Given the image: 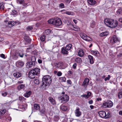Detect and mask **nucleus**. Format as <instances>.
Segmentation results:
<instances>
[{
  "mask_svg": "<svg viewBox=\"0 0 122 122\" xmlns=\"http://www.w3.org/2000/svg\"><path fill=\"white\" fill-rule=\"evenodd\" d=\"M104 22L106 25L110 27L114 28L117 26L118 24L117 21L114 20L106 18L104 20Z\"/></svg>",
  "mask_w": 122,
  "mask_h": 122,
  "instance_id": "obj_1",
  "label": "nucleus"
},
{
  "mask_svg": "<svg viewBox=\"0 0 122 122\" xmlns=\"http://www.w3.org/2000/svg\"><path fill=\"white\" fill-rule=\"evenodd\" d=\"M51 79L49 75L44 76L42 78V84L45 86H49L51 82Z\"/></svg>",
  "mask_w": 122,
  "mask_h": 122,
  "instance_id": "obj_2",
  "label": "nucleus"
},
{
  "mask_svg": "<svg viewBox=\"0 0 122 122\" xmlns=\"http://www.w3.org/2000/svg\"><path fill=\"white\" fill-rule=\"evenodd\" d=\"M99 116L102 118L106 119L109 118L111 117V115L109 112L107 113L106 114V113L103 111H100L98 112Z\"/></svg>",
  "mask_w": 122,
  "mask_h": 122,
  "instance_id": "obj_3",
  "label": "nucleus"
},
{
  "mask_svg": "<svg viewBox=\"0 0 122 122\" xmlns=\"http://www.w3.org/2000/svg\"><path fill=\"white\" fill-rule=\"evenodd\" d=\"M110 42L112 44L117 43L120 41V39L115 35H113L110 38Z\"/></svg>",
  "mask_w": 122,
  "mask_h": 122,
  "instance_id": "obj_4",
  "label": "nucleus"
},
{
  "mask_svg": "<svg viewBox=\"0 0 122 122\" xmlns=\"http://www.w3.org/2000/svg\"><path fill=\"white\" fill-rule=\"evenodd\" d=\"M80 35L81 38L86 41H91L92 40L90 37L83 33H80Z\"/></svg>",
  "mask_w": 122,
  "mask_h": 122,
  "instance_id": "obj_5",
  "label": "nucleus"
},
{
  "mask_svg": "<svg viewBox=\"0 0 122 122\" xmlns=\"http://www.w3.org/2000/svg\"><path fill=\"white\" fill-rule=\"evenodd\" d=\"M80 35L81 38L86 41H91L92 40L90 37L83 33H80Z\"/></svg>",
  "mask_w": 122,
  "mask_h": 122,
  "instance_id": "obj_6",
  "label": "nucleus"
},
{
  "mask_svg": "<svg viewBox=\"0 0 122 122\" xmlns=\"http://www.w3.org/2000/svg\"><path fill=\"white\" fill-rule=\"evenodd\" d=\"M54 65L56 68H58L61 69H64L66 68L63 62H60L58 63H55Z\"/></svg>",
  "mask_w": 122,
  "mask_h": 122,
  "instance_id": "obj_7",
  "label": "nucleus"
},
{
  "mask_svg": "<svg viewBox=\"0 0 122 122\" xmlns=\"http://www.w3.org/2000/svg\"><path fill=\"white\" fill-rule=\"evenodd\" d=\"M69 99V96L66 94L63 95L62 96L58 97L59 100H61L62 102L68 101Z\"/></svg>",
  "mask_w": 122,
  "mask_h": 122,
  "instance_id": "obj_8",
  "label": "nucleus"
},
{
  "mask_svg": "<svg viewBox=\"0 0 122 122\" xmlns=\"http://www.w3.org/2000/svg\"><path fill=\"white\" fill-rule=\"evenodd\" d=\"M54 25L56 26H59L62 24V22L61 19L58 18L54 19Z\"/></svg>",
  "mask_w": 122,
  "mask_h": 122,
  "instance_id": "obj_9",
  "label": "nucleus"
},
{
  "mask_svg": "<svg viewBox=\"0 0 122 122\" xmlns=\"http://www.w3.org/2000/svg\"><path fill=\"white\" fill-rule=\"evenodd\" d=\"M5 25L9 27H11L16 24V22L14 21H5Z\"/></svg>",
  "mask_w": 122,
  "mask_h": 122,
  "instance_id": "obj_10",
  "label": "nucleus"
},
{
  "mask_svg": "<svg viewBox=\"0 0 122 122\" xmlns=\"http://www.w3.org/2000/svg\"><path fill=\"white\" fill-rule=\"evenodd\" d=\"M113 105V103L111 101H108L103 103V106L106 107H112Z\"/></svg>",
  "mask_w": 122,
  "mask_h": 122,
  "instance_id": "obj_11",
  "label": "nucleus"
},
{
  "mask_svg": "<svg viewBox=\"0 0 122 122\" xmlns=\"http://www.w3.org/2000/svg\"><path fill=\"white\" fill-rule=\"evenodd\" d=\"M89 81V79L87 78H86L84 80L82 84V86L85 88L86 87L88 84Z\"/></svg>",
  "mask_w": 122,
  "mask_h": 122,
  "instance_id": "obj_12",
  "label": "nucleus"
},
{
  "mask_svg": "<svg viewBox=\"0 0 122 122\" xmlns=\"http://www.w3.org/2000/svg\"><path fill=\"white\" fill-rule=\"evenodd\" d=\"M35 65L34 63L31 61H28L26 64V65L27 68H29L34 67Z\"/></svg>",
  "mask_w": 122,
  "mask_h": 122,
  "instance_id": "obj_13",
  "label": "nucleus"
},
{
  "mask_svg": "<svg viewBox=\"0 0 122 122\" xmlns=\"http://www.w3.org/2000/svg\"><path fill=\"white\" fill-rule=\"evenodd\" d=\"M75 113L76 116L79 117L81 115V112L80 111V109L79 108H77L75 110Z\"/></svg>",
  "mask_w": 122,
  "mask_h": 122,
  "instance_id": "obj_14",
  "label": "nucleus"
},
{
  "mask_svg": "<svg viewBox=\"0 0 122 122\" xmlns=\"http://www.w3.org/2000/svg\"><path fill=\"white\" fill-rule=\"evenodd\" d=\"M31 70L35 75H39L40 74V69L38 68H35Z\"/></svg>",
  "mask_w": 122,
  "mask_h": 122,
  "instance_id": "obj_15",
  "label": "nucleus"
},
{
  "mask_svg": "<svg viewBox=\"0 0 122 122\" xmlns=\"http://www.w3.org/2000/svg\"><path fill=\"white\" fill-rule=\"evenodd\" d=\"M24 65L23 62L20 61H17L16 63V65L18 67H21L23 66Z\"/></svg>",
  "mask_w": 122,
  "mask_h": 122,
  "instance_id": "obj_16",
  "label": "nucleus"
},
{
  "mask_svg": "<svg viewBox=\"0 0 122 122\" xmlns=\"http://www.w3.org/2000/svg\"><path fill=\"white\" fill-rule=\"evenodd\" d=\"M91 53L93 55L97 56H99L100 55L99 52L97 50L91 51Z\"/></svg>",
  "mask_w": 122,
  "mask_h": 122,
  "instance_id": "obj_17",
  "label": "nucleus"
},
{
  "mask_svg": "<svg viewBox=\"0 0 122 122\" xmlns=\"http://www.w3.org/2000/svg\"><path fill=\"white\" fill-rule=\"evenodd\" d=\"M33 72L31 70L30 71L29 73V78L33 79L35 78V75Z\"/></svg>",
  "mask_w": 122,
  "mask_h": 122,
  "instance_id": "obj_18",
  "label": "nucleus"
},
{
  "mask_svg": "<svg viewBox=\"0 0 122 122\" xmlns=\"http://www.w3.org/2000/svg\"><path fill=\"white\" fill-rule=\"evenodd\" d=\"M88 3L91 5H93L96 3V2L95 0H88Z\"/></svg>",
  "mask_w": 122,
  "mask_h": 122,
  "instance_id": "obj_19",
  "label": "nucleus"
},
{
  "mask_svg": "<svg viewBox=\"0 0 122 122\" xmlns=\"http://www.w3.org/2000/svg\"><path fill=\"white\" fill-rule=\"evenodd\" d=\"M32 92L30 91H27L24 94V96L26 97H29L31 94Z\"/></svg>",
  "mask_w": 122,
  "mask_h": 122,
  "instance_id": "obj_20",
  "label": "nucleus"
},
{
  "mask_svg": "<svg viewBox=\"0 0 122 122\" xmlns=\"http://www.w3.org/2000/svg\"><path fill=\"white\" fill-rule=\"evenodd\" d=\"M49 100L52 104L54 105L56 104L55 100L52 97H49Z\"/></svg>",
  "mask_w": 122,
  "mask_h": 122,
  "instance_id": "obj_21",
  "label": "nucleus"
},
{
  "mask_svg": "<svg viewBox=\"0 0 122 122\" xmlns=\"http://www.w3.org/2000/svg\"><path fill=\"white\" fill-rule=\"evenodd\" d=\"M88 57L90 63L91 64H93L94 62L93 57L90 55H88Z\"/></svg>",
  "mask_w": 122,
  "mask_h": 122,
  "instance_id": "obj_22",
  "label": "nucleus"
},
{
  "mask_svg": "<svg viewBox=\"0 0 122 122\" xmlns=\"http://www.w3.org/2000/svg\"><path fill=\"white\" fill-rule=\"evenodd\" d=\"M6 110L5 109H3L0 111V117H3V115L6 112Z\"/></svg>",
  "mask_w": 122,
  "mask_h": 122,
  "instance_id": "obj_23",
  "label": "nucleus"
},
{
  "mask_svg": "<svg viewBox=\"0 0 122 122\" xmlns=\"http://www.w3.org/2000/svg\"><path fill=\"white\" fill-rule=\"evenodd\" d=\"M109 34V33L107 31L102 32L100 34V36L101 37L107 36Z\"/></svg>",
  "mask_w": 122,
  "mask_h": 122,
  "instance_id": "obj_24",
  "label": "nucleus"
},
{
  "mask_svg": "<svg viewBox=\"0 0 122 122\" xmlns=\"http://www.w3.org/2000/svg\"><path fill=\"white\" fill-rule=\"evenodd\" d=\"M75 61L77 63L79 64H81L82 62V59L79 57L76 58L75 59Z\"/></svg>",
  "mask_w": 122,
  "mask_h": 122,
  "instance_id": "obj_25",
  "label": "nucleus"
},
{
  "mask_svg": "<svg viewBox=\"0 0 122 122\" xmlns=\"http://www.w3.org/2000/svg\"><path fill=\"white\" fill-rule=\"evenodd\" d=\"M25 87V84H21L18 86L17 87V89L19 90H20L21 89H24Z\"/></svg>",
  "mask_w": 122,
  "mask_h": 122,
  "instance_id": "obj_26",
  "label": "nucleus"
},
{
  "mask_svg": "<svg viewBox=\"0 0 122 122\" xmlns=\"http://www.w3.org/2000/svg\"><path fill=\"white\" fill-rule=\"evenodd\" d=\"M45 107H40L39 108L38 111L41 113L44 114L45 112Z\"/></svg>",
  "mask_w": 122,
  "mask_h": 122,
  "instance_id": "obj_27",
  "label": "nucleus"
},
{
  "mask_svg": "<svg viewBox=\"0 0 122 122\" xmlns=\"http://www.w3.org/2000/svg\"><path fill=\"white\" fill-rule=\"evenodd\" d=\"M73 27V28L74 29V30L75 31H80V28L78 26H77L76 25H71Z\"/></svg>",
  "mask_w": 122,
  "mask_h": 122,
  "instance_id": "obj_28",
  "label": "nucleus"
},
{
  "mask_svg": "<svg viewBox=\"0 0 122 122\" xmlns=\"http://www.w3.org/2000/svg\"><path fill=\"white\" fill-rule=\"evenodd\" d=\"M60 119V118L59 116L56 115L54 116L53 118V121L55 122H57Z\"/></svg>",
  "mask_w": 122,
  "mask_h": 122,
  "instance_id": "obj_29",
  "label": "nucleus"
},
{
  "mask_svg": "<svg viewBox=\"0 0 122 122\" xmlns=\"http://www.w3.org/2000/svg\"><path fill=\"white\" fill-rule=\"evenodd\" d=\"M84 54V52L82 50H80L78 52V55L80 57H82Z\"/></svg>",
  "mask_w": 122,
  "mask_h": 122,
  "instance_id": "obj_30",
  "label": "nucleus"
},
{
  "mask_svg": "<svg viewBox=\"0 0 122 122\" xmlns=\"http://www.w3.org/2000/svg\"><path fill=\"white\" fill-rule=\"evenodd\" d=\"M21 74L19 72H16L14 74V76L16 78L19 77L21 76Z\"/></svg>",
  "mask_w": 122,
  "mask_h": 122,
  "instance_id": "obj_31",
  "label": "nucleus"
},
{
  "mask_svg": "<svg viewBox=\"0 0 122 122\" xmlns=\"http://www.w3.org/2000/svg\"><path fill=\"white\" fill-rule=\"evenodd\" d=\"M61 50L62 53L63 54H66L68 53V50H66V49L65 48V47H64L62 48L61 49Z\"/></svg>",
  "mask_w": 122,
  "mask_h": 122,
  "instance_id": "obj_32",
  "label": "nucleus"
},
{
  "mask_svg": "<svg viewBox=\"0 0 122 122\" xmlns=\"http://www.w3.org/2000/svg\"><path fill=\"white\" fill-rule=\"evenodd\" d=\"M27 108V107H18V109L14 108V109H15L17 110H19L21 111H24L25 110V108Z\"/></svg>",
  "mask_w": 122,
  "mask_h": 122,
  "instance_id": "obj_33",
  "label": "nucleus"
},
{
  "mask_svg": "<svg viewBox=\"0 0 122 122\" xmlns=\"http://www.w3.org/2000/svg\"><path fill=\"white\" fill-rule=\"evenodd\" d=\"M51 32V30L48 29L45 30L44 34L46 35H48L50 34Z\"/></svg>",
  "mask_w": 122,
  "mask_h": 122,
  "instance_id": "obj_34",
  "label": "nucleus"
},
{
  "mask_svg": "<svg viewBox=\"0 0 122 122\" xmlns=\"http://www.w3.org/2000/svg\"><path fill=\"white\" fill-rule=\"evenodd\" d=\"M72 46V45L71 44H69L67 45L65 48L66 49V50L69 51L71 49Z\"/></svg>",
  "mask_w": 122,
  "mask_h": 122,
  "instance_id": "obj_35",
  "label": "nucleus"
},
{
  "mask_svg": "<svg viewBox=\"0 0 122 122\" xmlns=\"http://www.w3.org/2000/svg\"><path fill=\"white\" fill-rule=\"evenodd\" d=\"M60 81L62 82H65L66 80V78L64 77H61L59 78Z\"/></svg>",
  "mask_w": 122,
  "mask_h": 122,
  "instance_id": "obj_36",
  "label": "nucleus"
},
{
  "mask_svg": "<svg viewBox=\"0 0 122 122\" xmlns=\"http://www.w3.org/2000/svg\"><path fill=\"white\" fill-rule=\"evenodd\" d=\"M31 62L34 63L35 64V61H36V58L34 56H32L31 58Z\"/></svg>",
  "mask_w": 122,
  "mask_h": 122,
  "instance_id": "obj_37",
  "label": "nucleus"
},
{
  "mask_svg": "<svg viewBox=\"0 0 122 122\" xmlns=\"http://www.w3.org/2000/svg\"><path fill=\"white\" fill-rule=\"evenodd\" d=\"M54 19H51L49 20L48 21V22L50 24H52L54 25Z\"/></svg>",
  "mask_w": 122,
  "mask_h": 122,
  "instance_id": "obj_38",
  "label": "nucleus"
},
{
  "mask_svg": "<svg viewBox=\"0 0 122 122\" xmlns=\"http://www.w3.org/2000/svg\"><path fill=\"white\" fill-rule=\"evenodd\" d=\"M61 110L63 112H66L68 110V107H60Z\"/></svg>",
  "mask_w": 122,
  "mask_h": 122,
  "instance_id": "obj_39",
  "label": "nucleus"
},
{
  "mask_svg": "<svg viewBox=\"0 0 122 122\" xmlns=\"http://www.w3.org/2000/svg\"><path fill=\"white\" fill-rule=\"evenodd\" d=\"M40 107H32V111L33 112H35L37 111L38 110L39 108Z\"/></svg>",
  "mask_w": 122,
  "mask_h": 122,
  "instance_id": "obj_40",
  "label": "nucleus"
},
{
  "mask_svg": "<svg viewBox=\"0 0 122 122\" xmlns=\"http://www.w3.org/2000/svg\"><path fill=\"white\" fill-rule=\"evenodd\" d=\"M117 13L118 14H121L122 15V9H118L117 11Z\"/></svg>",
  "mask_w": 122,
  "mask_h": 122,
  "instance_id": "obj_41",
  "label": "nucleus"
},
{
  "mask_svg": "<svg viewBox=\"0 0 122 122\" xmlns=\"http://www.w3.org/2000/svg\"><path fill=\"white\" fill-rule=\"evenodd\" d=\"M33 82L34 84L36 85H38L40 83L39 80L38 79H35L34 80Z\"/></svg>",
  "mask_w": 122,
  "mask_h": 122,
  "instance_id": "obj_42",
  "label": "nucleus"
},
{
  "mask_svg": "<svg viewBox=\"0 0 122 122\" xmlns=\"http://www.w3.org/2000/svg\"><path fill=\"white\" fill-rule=\"evenodd\" d=\"M64 13L68 15H73V13L72 12L70 11H66Z\"/></svg>",
  "mask_w": 122,
  "mask_h": 122,
  "instance_id": "obj_43",
  "label": "nucleus"
},
{
  "mask_svg": "<svg viewBox=\"0 0 122 122\" xmlns=\"http://www.w3.org/2000/svg\"><path fill=\"white\" fill-rule=\"evenodd\" d=\"M24 0H18L17 3L21 4L24 3Z\"/></svg>",
  "mask_w": 122,
  "mask_h": 122,
  "instance_id": "obj_44",
  "label": "nucleus"
},
{
  "mask_svg": "<svg viewBox=\"0 0 122 122\" xmlns=\"http://www.w3.org/2000/svg\"><path fill=\"white\" fill-rule=\"evenodd\" d=\"M45 39V36L44 35L42 36L40 38L41 41H44Z\"/></svg>",
  "mask_w": 122,
  "mask_h": 122,
  "instance_id": "obj_45",
  "label": "nucleus"
},
{
  "mask_svg": "<svg viewBox=\"0 0 122 122\" xmlns=\"http://www.w3.org/2000/svg\"><path fill=\"white\" fill-rule=\"evenodd\" d=\"M19 98V100L21 101H24L25 99L22 96H20Z\"/></svg>",
  "mask_w": 122,
  "mask_h": 122,
  "instance_id": "obj_46",
  "label": "nucleus"
},
{
  "mask_svg": "<svg viewBox=\"0 0 122 122\" xmlns=\"http://www.w3.org/2000/svg\"><path fill=\"white\" fill-rule=\"evenodd\" d=\"M4 8V5L2 3H0V9L3 10Z\"/></svg>",
  "mask_w": 122,
  "mask_h": 122,
  "instance_id": "obj_47",
  "label": "nucleus"
},
{
  "mask_svg": "<svg viewBox=\"0 0 122 122\" xmlns=\"http://www.w3.org/2000/svg\"><path fill=\"white\" fill-rule=\"evenodd\" d=\"M95 22L94 21H92L91 22V26L92 28L94 27L95 25Z\"/></svg>",
  "mask_w": 122,
  "mask_h": 122,
  "instance_id": "obj_48",
  "label": "nucleus"
},
{
  "mask_svg": "<svg viewBox=\"0 0 122 122\" xmlns=\"http://www.w3.org/2000/svg\"><path fill=\"white\" fill-rule=\"evenodd\" d=\"M111 77V76L110 75H108V77H106L105 79V81H107V80H109Z\"/></svg>",
  "mask_w": 122,
  "mask_h": 122,
  "instance_id": "obj_49",
  "label": "nucleus"
},
{
  "mask_svg": "<svg viewBox=\"0 0 122 122\" xmlns=\"http://www.w3.org/2000/svg\"><path fill=\"white\" fill-rule=\"evenodd\" d=\"M118 96L119 98H121L122 97V92H119L118 94Z\"/></svg>",
  "mask_w": 122,
  "mask_h": 122,
  "instance_id": "obj_50",
  "label": "nucleus"
},
{
  "mask_svg": "<svg viewBox=\"0 0 122 122\" xmlns=\"http://www.w3.org/2000/svg\"><path fill=\"white\" fill-rule=\"evenodd\" d=\"M26 29L27 30H30L32 29V26H29L27 27Z\"/></svg>",
  "mask_w": 122,
  "mask_h": 122,
  "instance_id": "obj_51",
  "label": "nucleus"
},
{
  "mask_svg": "<svg viewBox=\"0 0 122 122\" xmlns=\"http://www.w3.org/2000/svg\"><path fill=\"white\" fill-rule=\"evenodd\" d=\"M59 7H61L62 8H64L65 6L64 4L63 3H61L59 5Z\"/></svg>",
  "mask_w": 122,
  "mask_h": 122,
  "instance_id": "obj_52",
  "label": "nucleus"
},
{
  "mask_svg": "<svg viewBox=\"0 0 122 122\" xmlns=\"http://www.w3.org/2000/svg\"><path fill=\"white\" fill-rule=\"evenodd\" d=\"M91 95V93L90 92H87V97L88 98Z\"/></svg>",
  "mask_w": 122,
  "mask_h": 122,
  "instance_id": "obj_53",
  "label": "nucleus"
},
{
  "mask_svg": "<svg viewBox=\"0 0 122 122\" xmlns=\"http://www.w3.org/2000/svg\"><path fill=\"white\" fill-rule=\"evenodd\" d=\"M71 25H73V24H71L69 26V28H70V30L73 31V30H74V29L73 28V27L72 26H71Z\"/></svg>",
  "mask_w": 122,
  "mask_h": 122,
  "instance_id": "obj_54",
  "label": "nucleus"
},
{
  "mask_svg": "<svg viewBox=\"0 0 122 122\" xmlns=\"http://www.w3.org/2000/svg\"><path fill=\"white\" fill-rule=\"evenodd\" d=\"M62 75V73L60 71H58L57 73V75L59 76H61Z\"/></svg>",
  "mask_w": 122,
  "mask_h": 122,
  "instance_id": "obj_55",
  "label": "nucleus"
},
{
  "mask_svg": "<svg viewBox=\"0 0 122 122\" xmlns=\"http://www.w3.org/2000/svg\"><path fill=\"white\" fill-rule=\"evenodd\" d=\"M7 94V93L6 92H3L2 93V95L3 97L5 96Z\"/></svg>",
  "mask_w": 122,
  "mask_h": 122,
  "instance_id": "obj_56",
  "label": "nucleus"
},
{
  "mask_svg": "<svg viewBox=\"0 0 122 122\" xmlns=\"http://www.w3.org/2000/svg\"><path fill=\"white\" fill-rule=\"evenodd\" d=\"M76 66L77 64L76 63H74L72 66L73 68L74 69H76Z\"/></svg>",
  "mask_w": 122,
  "mask_h": 122,
  "instance_id": "obj_57",
  "label": "nucleus"
},
{
  "mask_svg": "<svg viewBox=\"0 0 122 122\" xmlns=\"http://www.w3.org/2000/svg\"><path fill=\"white\" fill-rule=\"evenodd\" d=\"M67 82L68 84H70V85H71L72 82L70 80H68L67 81Z\"/></svg>",
  "mask_w": 122,
  "mask_h": 122,
  "instance_id": "obj_58",
  "label": "nucleus"
},
{
  "mask_svg": "<svg viewBox=\"0 0 122 122\" xmlns=\"http://www.w3.org/2000/svg\"><path fill=\"white\" fill-rule=\"evenodd\" d=\"M0 56L2 58L5 59V55L4 54H1Z\"/></svg>",
  "mask_w": 122,
  "mask_h": 122,
  "instance_id": "obj_59",
  "label": "nucleus"
},
{
  "mask_svg": "<svg viewBox=\"0 0 122 122\" xmlns=\"http://www.w3.org/2000/svg\"><path fill=\"white\" fill-rule=\"evenodd\" d=\"M34 107H40L39 105L38 104L35 103L34 104Z\"/></svg>",
  "mask_w": 122,
  "mask_h": 122,
  "instance_id": "obj_60",
  "label": "nucleus"
},
{
  "mask_svg": "<svg viewBox=\"0 0 122 122\" xmlns=\"http://www.w3.org/2000/svg\"><path fill=\"white\" fill-rule=\"evenodd\" d=\"M12 14L13 15H15L16 13V11L15 10H13L12 11Z\"/></svg>",
  "mask_w": 122,
  "mask_h": 122,
  "instance_id": "obj_61",
  "label": "nucleus"
},
{
  "mask_svg": "<svg viewBox=\"0 0 122 122\" xmlns=\"http://www.w3.org/2000/svg\"><path fill=\"white\" fill-rule=\"evenodd\" d=\"M38 63L39 64H41L42 63V61L40 59H39L38 60Z\"/></svg>",
  "mask_w": 122,
  "mask_h": 122,
  "instance_id": "obj_62",
  "label": "nucleus"
},
{
  "mask_svg": "<svg viewBox=\"0 0 122 122\" xmlns=\"http://www.w3.org/2000/svg\"><path fill=\"white\" fill-rule=\"evenodd\" d=\"M23 83V81H18L17 82V84H20V83Z\"/></svg>",
  "mask_w": 122,
  "mask_h": 122,
  "instance_id": "obj_63",
  "label": "nucleus"
},
{
  "mask_svg": "<svg viewBox=\"0 0 122 122\" xmlns=\"http://www.w3.org/2000/svg\"><path fill=\"white\" fill-rule=\"evenodd\" d=\"M119 21L122 23V18H120L119 19Z\"/></svg>",
  "mask_w": 122,
  "mask_h": 122,
  "instance_id": "obj_64",
  "label": "nucleus"
}]
</instances>
